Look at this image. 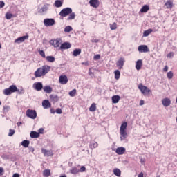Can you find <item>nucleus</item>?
Returning <instances> with one entry per match:
<instances>
[{"instance_id": "f257e3e1", "label": "nucleus", "mask_w": 177, "mask_h": 177, "mask_svg": "<svg viewBox=\"0 0 177 177\" xmlns=\"http://www.w3.org/2000/svg\"><path fill=\"white\" fill-rule=\"evenodd\" d=\"M50 70V67L48 65H45L38 68L35 72V77H36V78H39L40 77H43L44 75H46V74H48Z\"/></svg>"}, {"instance_id": "f03ea898", "label": "nucleus", "mask_w": 177, "mask_h": 177, "mask_svg": "<svg viewBox=\"0 0 177 177\" xmlns=\"http://www.w3.org/2000/svg\"><path fill=\"white\" fill-rule=\"evenodd\" d=\"M127 122H124L122 123V125L120 126V140H124L128 136L127 133Z\"/></svg>"}, {"instance_id": "7ed1b4c3", "label": "nucleus", "mask_w": 177, "mask_h": 177, "mask_svg": "<svg viewBox=\"0 0 177 177\" xmlns=\"http://www.w3.org/2000/svg\"><path fill=\"white\" fill-rule=\"evenodd\" d=\"M138 89L144 96H149L150 93H152L151 91L148 87L142 84L138 85Z\"/></svg>"}, {"instance_id": "20e7f679", "label": "nucleus", "mask_w": 177, "mask_h": 177, "mask_svg": "<svg viewBox=\"0 0 177 177\" xmlns=\"http://www.w3.org/2000/svg\"><path fill=\"white\" fill-rule=\"evenodd\" d=\"M15 92H19V89L17 88V87L15 85H12L10 86V88H6L3 91V93L6 96H8L9 95H10L12 93H14Z\"/></svg>"}, {"instance_id": "39448f33", "label": "nucleus", "mask_w": 177, "mask_h": 177, "mask_svg": "<svg viewBox=\"0 0 177 177\" xmlns=\"http://www.w3.org/2000/svg\"><path fill=\"white\" fill-rule=\"evenodd\" d=\"M26 115L27 117H29V118H31L32 120H35L37 115V111L32 109H28L26 111Z\"/></svg>"}, {"instance_id": "423d86ee", "label": "nucleus", "mask_w": 177, "mask_h": 177, "mask_svg": "<svg viewBox=\"0 0 177 177\" xmlns=\"http://www.w3.org/2000/svg\"><path fill=\"white\" fill-rule=\"evenodd\" d=\"M72 12L73 10L71 8H64L62 9V10H61V12H59V16L65 17L70 15V13H71Z\"/></svg>"}, {"instance_id": "0eeeda50", "label": "nucleus", "mask_w": 177, "mask_h": 177, "mask_svg": "<svg viewBox=\"0 0 177 177\" xmlns=\"http://www.w3.org/2000/svg\"><path fill=\"white\" fill-rule=\"evenodd\" d=\"M44 25L46 26H52L55 24V21L54 19H45L44 21Z\"/></svg>"}, {"instance_id": "6e6552de", "label": "nucleus", "mask_w": 177, "mask_h": 177, "mask_svg": "<svg viewBox=\"0 0 177 177\" xmlns=\"http://www.w3.org/2000/svg\"><path fill=\"white\" fill-rule=\"evenodd\" d=\"M138 50L140 53H147L149 51V48L147 45H140L138 47Z\"/></svg>"}, {"instance_id": "1a4fd4ad", "label": "nucleus", "mask_w": 177, "mask_h": 177, "mask_svg": "<svg viewBox=\"0 0 177 177\" xmlns=\"http://www.w3.org/2000/svg\"><path fill=\"white\" fill-rule=\"evenodd\" d=\"M88 3H90V6L94 8H97L100 6L99 0H90V1H88Z\"/></svg>"}, {"instance_id": "9d476101", "label": "nucleus", "mask_w": 177, "mask_h": 177, "mask_svg": "<svg viewBox=\"0 0 177 177\" xmlns=\"http://www.w3.org/2000/svg\"><path fill=\"white\" fill-rule=\"evenodd\" d=\"M41 153L44 155V156H53V153L52 150H47L44 148L41 149Z\"/></svg>"}, {"instance_id": "9b49d317", "label": "nucleus", "mask_w": 177, "mask_h": 177, "mask_svg": "<svg viewBox=\"0 0 177 177\" xmlns=\"http://www.w3.org/2000/svg\"><path fill=\"white\" fill-rule=\"evenodd\" d=\"M68 77L66 75H61L59 76V84L62 85H66L68 82Z\"/></svg>"}, {"instance_id": "f8f14e48", "label": "nucleus", "mask_w": 177, "mask_h": 177, "mask_svg": "<svg viewBox=\"0 0 177 177\" xmlns=\"http://www.w3.org/2000/svg\"><path fill=\"white\" fill-rule=\"evenodd\" d=\"M124 64V58L123 57H120V59H119L118 62H116V66L119 67V70H121L122 68H123Z\"/></svg>"}, {"instance_id": "ddd939ff", "label": "nucleus", "mask_w": 177, "mask_h": 177, "mask_svg": "<svg viewBox=\"0 0 177 177\" xmlns=\"http://www.w3.org/2000/svg\"><path fill=\"white\" fill-rule=\"evenodd\" d=\"M171 102L169 98H163L162 100V104L164 107H168L171 104Z\"/></svg>"}, {"instance_id": "4468645a", "label": "nucleus", "mask_w": 177, "mask_h": 177, "mask_svg": "<svg viewBox=\"0 0 177 177\" xmlns=\"http://www.w3.org/2000/svg\"><path fill=\"white\" fill-rule=\"evenodd\" d=\"M125 152H126V149L123 147H118L116 149V154L119 156L124 155Z\"/></svg>"}, {"instance_id": "2eb2a0df", "label": "nucleus", "mask_w": 177, "mask_h": 177, "mask_svg": "<svg viewBox=\"0 0 177 177\" xmlns=\"http://www.w3.org/2000/svg\"><path fill=\"white\" fill-rule=\"evenodd\" d=\"M71 47V44L68 42H64V44H61V46L59 47V49L61 50H65L68 49Z\"/></svg>"}, {"instance_id": "dca6fc26", "label": "nucleus", "mask_w": 177, "mask_h": 177, "mask_svg": "<svg viewBox=\"0 0 177 177\" xmlns=\"http://www.w3.org/2000/svg\"><path fill=\"white\" fill-rule=\"evenodd\" d=\"M27 39H28V35L20 37L17 39H15V42L17 44H20L21 42H24Z\"/></svg>"}, {"instance_id": "f3484780", "label": "nucleus", "mask_w": 177, "mask_h": 177, "mask_svg": "<svg viewBox=\"0 0 177 177\" xmlns=\"http://www.w3.org/2000/svg\"><path fill=\"white\" fill-rule=\"evenodd\" d=\"M35 89L39 92L40 91H42L44 89L43 84L41 82H37L35 83Z\"/></svg>"}, {"instance_id": "a211bd4d", "label": "nucleus", "mask_w": 177, "mask_h": 177, "mask_svg": "<svg viewBox=\"0 0 177 177\" xmlns=\"http://www.w3.org/2000/svg\"><path fill=\"white\" fill-rule=\"evenodd\" d=\"M42 106L44 109H50V107H51V104L49 100H45L42 102Z\"/></svg>"}, {"instance_id": "6ab92c4d", "label": "nucleus", "mask_w": 177, "mask_h": 177, "mask_svg": "<svg viewBox=\"0 0 177 177\" xmlns=\"http://www.w3.org/2000/svg\"><path fill=\"white\" fill-rule=\"evenodd\" d=\"M142 67V60L138 59L137 62H136V69L138 71L141 70Z\"/></svg>"}, {"instance_id": "aec40b11", "label": "nucleus", "mask_w": 177, "mask_h": 177, "mask_svg": "<svg viewBox=\"0 0 177 177\" xmlns=\"http://www.w3.org/2000/svg\"><path fill=\"white\" fill-rule=\"evenodd\" d=\"M165 6H166V8L171 9L173 8L174 3H173V1L171 0H168L165 3Z\"/></svg>"}, {"instance_id": "412c9836", "label": "nucleus", "mask_w": 177, "mask_h": 177, "mask_svg": "<svg viewBox=\"0 0 177 177\" xmlns=\"http://www.w3.org/2000/svg\"><path fill=\"white\" fill-rule=\"evenodd\" d=\"M50 43L53 44V46L55 48L59 47L61 44L60 40L59 39H54V41H51Z\"/></svg>"}, {"instance_id": "4be33fe9", "label": "nucleus", "mask_w": 177, "mask_h": 177, "mask_svg": "<svg viewBox=\"0 0 177 177\" xmlns=\"http://www.w3.org/2000/svg\"><path fill=\"white\" fill-rule=\"evenodd\" d=\"M120 95H113L112 97V103H113V104L118 103V102H120Z\"/></svg>"}, {"instance_id": "5701e85b", "label": "nucleus", "mask_w": 177, "mask_h": 177, "mask_svg": "<svg viewBox=\"0 0 177 177\" xmlns=\"http://www.w3.org/2000/svg\"><path fill=\"white\" fill-rule=\"evenodd\" d=\"M44 177H50L51 175L50 169H44L43 171Z\"/></svg>"}, {"instance_id": "b1692460", "label": "nucleus", "mask_w": 177, "mask_h": 177, "mask_svg": "<svg viewBox=\"0 0 177 177\" xmlns=\"http://www.w3.org/2000/svg\"><path fill=\"white\" fill-rule=\"evenodd\" d=\"M39 136H40L39 133L37 131H32L30 133V138H32V139H35L36 138H39Z\"/></svg>"}, {"instance_id": "393cba45", "label": "nucleus", "mask_w": 177, "mask_h": 177, "mask_svg": "<svg viewBox=\"0 0 177 177\" xmlns=\"http://www.w3.org/2000/svg\"><path fill=\"white\" fill-rule=\"evenodd\" d=\"M150 9L149 6L147 5H144L140 10V12H147Z\"/></svg>"}, {"instance_id": "a878e982", "label": "nucleus", "mask_w": 177, "mask_h": 177, "mask_svg": "<svg viewBox=\"0 0 177 177\" xmlns=\"http://www.w3.org/2000/svg\"><path fill=\"white\" fill-rule=\"evenodd\" d=\"M43 89L46 93H51L53 92V88L50 86H46Z\"/></svg>"}, {"instance_id": "bb28decb", "label": "nucleus", "mask_w": 177, "mask_h": 177, "mask_svg": "<svg viewBox=\"0 0 177 177\" xmlns=\"http://www.w3.org/2000/svg\"><path fill=\"white\" fill-rule=\"evenodd\" d=\"M113 174L116 176V177H120L121 176V170L120 169H113Z\"/></svg>"}, {"instance_id": "cd10ccee", "label": "nucleus", "mask_w": 177, "mask_h": 177, "mask_svg": "<svg viewBox=\"0 0 177 177\" xmlns=\"http://www.w3.org/2000/svg\"><path fill=\"white\" fill-rule=\"evenodd\" d=\"M46 60H47L48 63H54V62H55V58L53 56H47L46 57Z\"/></svg>"}, {"instance_id": "c85d7f7f", "label": "nucleus", "mask_w": 177, "mask_h": 177, "mask_svg": "<svg viewBox=\"0 0 177 177\" xmlns=\"http://www.w3.org/2000/svg\"><path fill=\"white\" fill-rule=\"evenodd\" d=\"M88 147L91 149V150H93V149H96V147H98V143L97 142H93L90 143V145H88Z\"/></svg>"}, {"instance_id": "c756f323", "label": "nucleus", "mask_w": 177, "mask_h": 177, "mask_svg": "<svg viewBox=\"0 0 177 177\" xmlns=\"http://www.w3.org/2000/svg\"><path fill=\"white\" fill-rule=\"evenodd\" d=\"M80 173V169H77L76 167H72V169L71 170V174H77Z\"/></svg>"}, {"instance_id": "7c9ffc66", "label": "nucleus", "mask_w": 177, "mask_h": 177, "mask_svg": "<svg viewBox=\"0 0 177 177\" xmlns=\"http://www.w3.org/2000/svg\"><path fill=\"white\" fill-rule=\"evenodd\" d=\"M153 32V30L151 28L147 29V30L143 32V37H147Z\"/></svg>"}, {"instance_id": "2f4dec72", "label": "nucleus", "mask_w": 177, "mask_h": 177, "mask_svg": "<svg viewBox=\"0 0 177 177\" xmlns=\"http://www.w3.org/2000/svg\"><path fill=\"white\" fill-rule=\"evenodd\" d=\"M81 52H82V50L80 48L75 49L73 50V56H75V57L78 56L79 55H80Z\"/></svg>"}, {"instance_id": "473e14b6", "label": "nucleus", "mask_w": 177, "mask_h": 177, "mask_svg": "<svg viewBox=\"0 0 177 177\" xmlns=\"http://www.w3.org/2000/svg\"><path fill=\"white\" fill-rule=\"evenodd\" d=\"M120 75L121 74L119 70L115 71V80H120Z\"/></svg>"}, {"instance_id": "72a5a7b5", "label": "nucleus", "mask_w": 177, "mask_h": 177, "mask_svg": "<svg viewBox=\"0 0 177 177\" xmlns=\"http://www.w3.org/2000/svg\"><path fill=\"white\" fill-rule=\"evenodd\" d=\"M96 109H97V106L95 103L91 104V106H90V108L88 109L90 111H96Z\"/></svg>"}, {"instance_id": "f704fd0d", "label": "nucleus", "mask_w": 177, "mask_h": 177, "mask_svg": "<svg viewBox=\"0 0 177 177\" xmlns=\"http://www.w3.org/2000/svg\"><path fill=\"white\" fill-rule=\"evenodd\" d=\"M22 146H24V147H28L29 145H30V141L27 140H24L22 142H21Z\"/></svg>"}, {"instance_id": "c9c22d12", "label": "nucleus", "mask_w": 177, "mask_h": 177, "mask_svg": "<svg viewBox=\"0 0 177 177\" xmlns=\"http://www.w3.org/2000/svg\"><path fill=\"white\" fill-rule=\"evenodd\" d=\"M76 93H77V90L73 89L69 92V96H71V97H74V96H75Z\"/></svg>"}, {"instance_id": "e433bc0d", "label": "nucleus", "mask_w": 177, "mask_h": 177, "mask_svg": "<svg viewBox=\"0 0 177 177\" xmlns=\"http://www.w3.org/2000/svg\"><path fill=\"white\" fill-rule=\"evenodd\" d=\"M50 99H51V100H53V102H58L59 100L58 97L53 95H50Z\"/></svg>"}, {"instance_id": "4c0bfd02", "label": "nucleus", "mask_w": 177, "mask_h": 177, "mask_svg": "<svg viewBox=\"0 0 177 177\" xmlns=\"http://www.w3.org/2000/svg\"><path fill=\"white\" fill-rule=\"evenodd\" d=\"M167 77L168 80H171L174 77V73L172 71H169L167 73Z\"/></svg>"}, {"instance_id": "58836bf2", "label": "nucleus", "mask_w": 177, "mask_h": 177, "mask_svg": "<svg viewBox=\"0 0 177 177\" xmlns=\"http://www.w3.org/2000/svg\"><path fill=\"white\" fill-rule=\"evenodd\" d=\"M15 17L14 16L12 13H10V12H8L6 14V18L7 19H10L12 17Z\"/></svg>"}, {"instance_id": "ea45409f", "label": "nucleus", "mask_w": 177, "mask_h": 177, "mask_svg": "<svg viewBox=\"0 0 177 177\" xmlns=\"http://www.w3.org/2000/svg\"><path fill=\"white\" fill-rule=\"evenodd\" d=\"M55 7L59 8L62 6V2L59 0H57V1H55Z\"/></svg>"}, {"instance_id": "a19ab883", "label": "nucleus", "mask_w": 177, "mask_h": 177, "mask_svg": "<svg viewBox=\"0 0 177 177\" xmlns=\"http://www.w3.org/2000/svg\"><path fill=\"white\" fill-rule=\"evenodd\" d=\"M69 17H68V20H72L74 19L75 18V12H71L69 13Z\"/></svg>"}, {"instance_id": "79ce46f5", "label": "nucleus", "mask_w": 177, "mask_h": 177, "mask_svg": "<svg viewBox=\"0 0 177 177\" xmlns=\"http://www.w3.org/2000/svg\"><path fill=\"white\" fill-rule=\"evenodd\" d=\"M72 30H73V28L70 26H68L65 27V29L64 30V31H65L66 32H70Z\"/></svg>"}, {"instance_id": "37998d69", "label": "nucleus", "mask_w": 177, "mask_h": 177, "mask_svg": "<svg viewBox=\"0 0 177 177\" xmlns=\"http://www.w3.org/2000/svg\"><path fill=\"white\" fill-rule=\"evenodd\" d=\"M110 27H111V30H113L117 29V24L115 22L112 24H109Z\"/></svg>"}, {"instance_id": "c03bdc74", "label": "nucleus", "mask_w": 177, "mask_h": 177, "mask_svg": "<svg viewBox=\"0 0 177 177\" xmlns=\"http://www.w3.org/2000/svg\"><path fill=\"white\" fill-rule=\"evenodd\" d=\"M10 110V107L9 106H3V113H8Z\"/></svg>"}, {"instance_id": "a18cd8bd", "label": "nucleus", "mask_w": 177, "mask_h": 177, "mask_svg": "<svg viewBox=\"0 0 177 177\" xmlns=\"http://www.w3.org/2000/svg\"><path fill=\"white\" fill-rule=\"evenodd\" d=\"M15 133V131L14 129H10L8 136H13V135Z\"/></svg>"}, {"instance_id": "49530a36", "label": "nucleus", "mask_w": 177, "mask_h": 177, "mask_svg": "<svg viewBox=\"0 0 177 177\" xmlns=\"http://www.w3.org/2000/svg\"><path fill=\"white\" fill-rule=\"evenodd\" d=\"M39 53L41 57H43L44 58H46L45 52L44 50H39Z\"/></svg>"}, {"instance_id": "de8ad7c7", "label": "nucleus", "mask_w": 177, "mask_h": 177, "mask_svg": "<svg viewBox=\"0 0 177 177\" xmlns=\"http://www.w3.org/2000/svg\"><path fill=\"white\" fill-rule=\"evenodd\" d=\"M85 171H86V167L84 166H82V167H80V170H79V172L84 173Z\"/></svg>"}, {"instance_id": "09e8293b", "label": "nucleus", "mask_w": 177, "mask_h": 177, "mask_svg": "<svg viewBox=\"0 0 177 177\" xmlns=\"http://www.w3.org/2000/svg\"><path fill=\"white\" fill-rule=\"evenodd\" d=\"M55 113H57V114H62V109L60 108L57 109V110H55Z\"/></svg>"}, {"instance_id": "8fccbe9b", "label": "nucleus", "mask_w": 177, "mask_h": 177, "mask_svg": "<svg viewBox=\"0 0 177 177\" xmlns=\"http://www.w3.org/2000/svg\"><path fill=\"white\" fill-rule=\"evenodd\" d=\"M99 59H100V55H94V60H99Z\"/></svg>"}, {"instance_id": "3c124183", "label": "nucleus", "mask_w": 177, "mask_h": 177, "mask_svg": "<svg viewBox=\"0 0 177 177\" xmlns=\"http://www.w3.org/2000/svg\"><path fill=\"white\" fill-rule=\"evenodd\" d=\"M174 55V53L172 52H170L169 54H167V57L171 58Z\"/></svg>"}, {"instance_id": "603ef678", "label": "nucleus", "mask_w": 177, "mask_h": 177, "mask_svg": "<svg viewBox=\"0 0 177 177\" xmlns=\"http://www.w3.org/2000/svg\"><path fill=\"white\" fill-rule=\"evenodd\" d=\"M4 173V170L3 167H0V176H3Z\"/></svg>"}, {"instance_id": "864d4df0", "label": "nucleus", "mask_w": 177, "mask_h": 177, "mask_svg": "<svg viewBox=\"0 0 177 177\" xmlns=\"http://www.w3.org/2000/svg\"><path fill=\"white\" fill-rule=\"evenodd\" d=\"M145 104V101L143 100H140L139 102V106H143Z\"/></svg>"}, {"instance_id": "5fc2aeb1", "label": "nucleus", "mask_w": 177, "mask_h": 177, "mask_svg": "<svg viewBox=\"0 0 177 177\" xmlns=\"http://www.w3.org/2000/svg\"><path fill=\"white\" fill-rule=\"evenodd\" d=\"M91 42H93V43H97V42H99V39H91Z\"/></svg>"}, {"instance_id": "6e6d98bb", "label": "nucleus", "mask_w": 177, "mask_h": 177, "mask_svg": "<svg viewBox=\"0 0 177 177\" xmlns=\"http://www.w3.org/2000/svg\"><path fill=\"white\" fill-rule=\"evenodd\" d=\"M5 6V3L3 1H0V8H3Z\"/></svg>"}, {"instance_id": "4d7b16f0", "label": "nucleus", "mask_w": 177, "mask_h": 177, "mask_svg": "<svg viewBox=\"0 0 177 177\" xmlns=\"http://www.w3.org/2000/svg\"><path fill=\"white\" fill-rule=\"evenodd\" d=\"M138 177H144V173L143 172H140L138 175Z\"/></svg>"}, {"instance_id": "13d9d810", "label": "nucleus", "mask_w": 177, "mask_h": 177, "mask_svg": "<svg viewBox=\"0 0 177 177\" xmlns=\"http://www.w3.org/2000/svg\"><path fill=\"white\" fill-rule=\"evenodd\" d=\"M44 129L43 128H41L39 129V133H43Z\"/></svg>"}, {"instance_id": "bf43d9fd", "label": "nucleus", "mask_w": 177, "mask_h": 177, "mask_svg": "<svg viewBox=\"0 0 177 177\" xmlns=\"http://www.w3.org/2000/svg\"><path fill=\"white\" fill-rule=\"evenodd\" d=\"M163 71H165L166 73V71H168V66H165L163 68Z\"/></svg>"}, {"instance_id": "052dcab7", "label": "nucleus", "mask_w": 177, "mask_h": 177, "mask_svg": "<svg viewBox=\"0 0 177 177\" xmlns=\"http://www.w3.org/2000/svg\"><path fill=\"white\" fill-rule=\"evenodd\" d=\"M50 113H51V114H55V111L53 109H50Z\"/></svg>"}, {"instance_id": "680f3d73", "label": "nucleus", "mask_w": 177, "mask_h": 177, "mask_svg": "<svg viewBox=\"0 0 177 177\" xmlns=\"http://www.w3.org/2000/svg\"><path fill=\"white\" fill-rule=\"evenodd\" d=\"M13 177H19V174H15L13 175Z\"/></svg>"}, {"instance_id": "e2e57ef3", "label": "nucleus", "mask_w": 177, "mask_h": 177, "mask_svg": "<svg viewBox=\"0 0 177 177\" xmlns=\"http://www.w3.org/2000/svg\"><path fill=\"white\" fill-rule=\"evenodd\" d=\"M21 124H22L21 122H18L17 123L18 127H20V125H21Z\"/></svg>"}, {"instance_id": "0e129e2a", "label": "nucleus", "mask_w": 177, "mask_h": 177, "mask_svg": "<svg viewBox=\"0 0 177 177\" xmlns=\"http://www.w3.org/2000/svg\"><path fill=\"white\" fill-rule=\"evenodd\" d=\"M91 74H92V72L91 71H88V75H91Z\"/></svg>"}, {"instance_id": "69168bd1", "label": "nucleus", "mask_w": 177, "mask_h": 177, "mask_svg": "<svg viewBox=\"0 0 177 177\" xmlns=\"http://www.w3.org/2000/svg\"><path fill=\"white\" fill-rule=\"evenodd\" d=\"M59 177H66V175H64V176H59Z\"/></svg>"}, {"instance_id": "338daca9", "label": "nucleus", "mask_w": 177, "mask_h": 177, "mask_svg": "<svg viewBox=\"0 0 177 177\" xmlns=\"http://www.w3.org/2000/svg\"><path fill=\"white\" fill-rule=\"evenodd\" d=\"M82 64H88V63L83 62V63H82Z\"/></svg>"}, {"instance_id": "774afa93", "label": "nucleus", "mask_w": 177, "mask_h": 177, "mask_svg": "<svg viewBox=\"0 0 177 177\" xmlns=\"http://www.w3.org/2000/svg\"><path fill=\"white\" fill-rule=\"evenodd\" d=\"M176 122H177V116H176Z\"/></svg>"}]
</instances>
